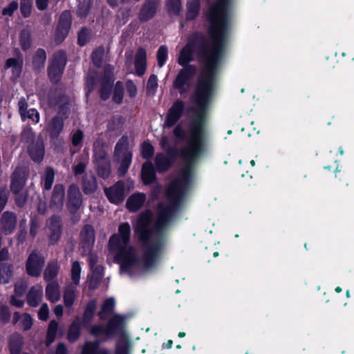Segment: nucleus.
<instances>
[{
    "label": "nucleus",
    "mask_w": 354,
    "mask_h": 354,
    "mask_svg": "<svg viewBox=\"0 0 354 354\" xmlns=\"http://www.w3.org/2000/svg\"><path fill=\"white\" fill-rule=\"evenodd\" d=\"M89 333L95 337L104 336L100 340L106 342L115 337H127V318L124 315L115 313L106 324H95L91 326Z\"/></svg>",
    "instance_id": "obj_5"
},
{
    "label": "nucleus",
    "mask_w": 354,
    "mask_h": 354,
    "mask_svg": "<svg viewBox=\"0 0 354 354\" xmlns=\"http://www.w3.org/2000/svg\"><path fill=\"white\" fill-rule=\"evenodd\" d=\"M48 230V241L49 245L57 244L63 233V223L59 216L54 214L46 221Z\"/></svg>",
    "instance_id": "obj_13"
},
{
    "label": "nucleus",
    "mask_w": 354,
    "mask_h": 354,
    "mask_svg": "<svg viewBox=\"0 0 354 354\" xmlns=\"http://www.w3.org/2000/svg\"><path fill=\"white\" fill-rule=\"evenodd\" d=\"M232 0H216L205 12L209 25L230 27Z\"/></svg>",
    "instance_id": "obj_6"
},
{
    "label": "nucleus",
    "mask_w": 354,
    "mask_h": 354,
    "mask_svg": "<svg viewBox=\"0 0 354 354\" xmlns=\"http://www.w3.org/2000/svg\"><path fill=\"white\" fill-rule=\"evenodd\" d=\"M54 179L55 171L52 167H48L46 169L44 176L42 178L41 181L44 189L47 191L50 190L52 188Z\"/></svg>",
    "instance_id": "obj_46"
},
{
    "label": "nucleus",
    "mask_w": 354,
    "mask_h": 354,
    "mask_svg": "<svg viewBox=\"0 0 354 354\" xmlns=\"http://www.w3.org/2000/svg\"><path fill=\"white\" fill-rule=\"evenodd\" d=\"M128 246H129V243H124L122 237L118 235V234H113L109 238L108 247L111 252L115 254Z\"/></svg>",
    "instance_id": "obj_35"
},
{
    "label": "nucleus",
    "mask_w": 354,
    "mask_h": 354,
    "mask_svg": "<svg viewBox=\"0 0 354 354\" xmlns=\"http://www.w3.org/2000/svg\"><path fill=\"white\" fill-rule=\"evenodd\" d=\"M41 297V288L32 286L27 294V303L31 307H37L40 303Z\"/></svg>",
    "instance_id": "obj_37"
},
{
    "label": "nucleus",
    "mask_w": 354,
    "mask_h": 354,
    "mask_svg": "<svg viewBox=\"0 0 354 354\" xmlns=\"http://www.w3.org/2000/svg\"><path fill=\"white\" fill-rule=\"evenodd\" d=\"M58 329V322L53 319L50 322L45 339V344L46 346H50L55 341Z\"/></svg>",
    "instance_id": "obj_42"
},
{
    "label": "nucleus",
    "mask_w": 354,
    "mask_h": 354,
    "mask_svg": "<svg viewBox=\"0 0 354 354\" xmlns=\"http://www.w3.org/2000/svg\"><path fill=\"white\" fill-rule=\"evenodd\" d=\"M158 65L159 67H162L168 57V48L165 45H162L159 47L156 54Z\"/></svg>",
    "instance_id": "obj_56"
},
{
    "label": "nucleus",
    "mask_w": 354,
    "mask_h": 354,
    "mask_svg": "<svg viewBox=\"0 0 354 354\" xmlns=\"http://www.w3.org/2000/svg\"><path fill=\"white\" fill-rule=\"evenodd\" d=\"M166 8L169 15L179 16L182 10L181 0H167Z\"/></svg>",
    "instance_id": "obj_49"
},
{
    "label": "nucleus",
    "mask_w": 354,
    "mask_h": 354,
    "mask_svg": "<svg viewBox=\"0 0 354 354\" xmlns=\"http://www.w3.org/2000/svg\"><path fill=\"white\" fill-rule=\"evenodd\" d=\"M104 192L110 203L119 205L125 198L124 183L122 180H118L113 185L105 187Z\"/></svg>",
    "instance_id": "obj_17"
},
{
    "label": "nucleus",
    "mask_w": 354,
    "mask_h": 354,
    "mask_svg": "<svg viewBox=\"0 0 354 354\" xmlns=\"http://www.w3.org/2000/svg\"><path fill=\"white\" fill-rule=\"evenodd\" d=\"M132 161V153H124L122 158L120 160V165L118 169V176L120 177L124 176L128 171L129 168Z\"/></svg>",
    "instance_id": "obj_44"
},
{
    "label": "nucleus",
    "mask_w": 354,
    "mask_h": 354,
    "mask_svg": "<svg viewBox=\"0 0 354 354\" xmlns=\"http://www.w3.org/2000/svg\"><path fill=\"white\" fill-rule=\"evenodd\" d=\"M101 341L86 342L82 348V354H110L106 348H100ZM127 346L124 345L115 349V354H127Z\"/></svg>",
    "instance_id": "obj_18"
},
{
    "label": "nucleus",
    "mask_w": 354,
    "mask_h": 354,
    "mask_svg": "<svg viewBox=\"0 0 354 354\" xmlns=\"http://www.w3.org/2000/svg\"><path fill=\"white\" fill-rule=\"evenodd\" d=\"M20 11L21 15L24 18H28L30 16L32 12V1L31 0H21L20 1Z\"/></svg>",
    "instance_id": "obj_59"
},
{
    "label": "nucleus",
    "mask_w": 354,
    "mask_h": 354,
    "mask_svg": "<svg viewBox=\"0 0 354 354\" xmlns=\"http://www.w3.org/2000/svg\"><path fill=\"white\" fill-rule=\"evenodd\" d=\"M93 274L89 283V288L94 289L96 284L98 283L104 276V267L101 265H97L94 267H91Z\"/></svg>",
    "instance_id": "obj_43"
},
{
    "label": "nucleus",
    "mask_w": 354,
    "mask_h": 354,
    "mask_svg": "<svg viewBox=\"0 0 354 354\" xmlns=\"http://www.w3.org/2000/svg\"><path fill=\"white\" fill-rule=\"evenodd\" d=\"M30 158L35 162H41L44 157L45 149L42 139L32 142L28 148Z\"/></svg>",
    "instance_id": "obj_23"
},
{
    "label": "nucleus",
    "mask_w": 354,
    "mask_h": 354,
    "mask_svg": "<svg viewBox=\"0 0 354 354\" xmlns=\"http://www.w3.org/2000/svg\"><path fill=\"white\" fill-rule=\"evenodd\" d=\"M97 308L95 299H90L86 304L82 318L75 317L71 324L67 333V339L70 343H74L80 337L82 328H91Z\"/></svg>",
    "instance_id": "obj_7"
},
{
    "label": "nucleus",
    "mask_w": 354,
    "mask_h": 354,
    "mask_svg": "<svg viewBox=\"0 0 354 354\" xmlns=\"http://www.w3.org/2000/svg\"><path fill=\"white\" fill-rule=\"evenodd\" d=\"M91 30L86 27H82L77 34V44L84 46L91 39Z\"/></svg>",
    "instance_id": "obj_53"
},
{
    "label": "nucleus",
    "mask_w": 354,
    "mask_h": 354,
    "mask_svg": "<svg viewBox=\"0 0 354 354\" xmlns=\"http://www.w3.org/2000/svg\"><path fill=\"white\" fill-rule=\"evenodd\" d=\"M98 83V77L97 73H94L92 75H90L86 78V88H87V93L88 94L93 93L94 90L96 88V86Z\"/></svg>",
    "instance_id": "obj_60"
},
{
    "label": "nucleus",
    "mask_w": 354,
    "mask_h": 354,
    "mask_svg": "<svg viewBox=\"0 0 354 354\" xmlns=\"http://www.w3.org/2000/svg\"><path fill=\"white\" fill-rule=\"evenodd\" d=\"M72 15L68 10H64L59 18L55 28L54 41L57 44L62 43L68 37L72 25Z\"/></svg>",
    "instance_id": "obj_11"
},
{
    "label": "nucleus",
    "mask_w": 354,
    "mask_h": 354,
    "mask_svg": "<svg viewBox=\"0 0 354 354\" xmlns=\"http://www.w3.org/2000/svg\"><path fill=\"white\" fill-rule=\"evenodd\" d=\"M160 6V0H145L139 12L140 22H147L152 19L157 14Z\"/></svg>",
    "instance_id": "obj_19"
},
{
    "label": "nucleus",
    "mask_w": 354,
    "mask_h": 354,
    "mask_svg": "<svg viewBox=\"0 0 354 354\" xmlns=\"http://www.w3.org/2000/svg\"><path fill=\"white\" fill-rule=\"evenodd\" d=\"M115 302L113 297L106 299L102 305L101 310L97 313V317L100 320L105 321L110 315L115 308Z\"/></svg>",
    "instance_id": "obj_34"
},
{
    "label": "nucleus",
    "mask_w": 354,
    "mask_h": 354,
    "mask_svg": "<svg viewBox=\"0 0 354 354\" xmlns=\"http://www.w3.org/2000/svg\"><path fill=\"white\" fill-rule=\"evenodd\" d=\"M230 27L209 25L208 34L211 42L201 31L196 30L189 35L187 42L180 52L178 64L183 68L194 66L193 53L202 66L194 93L190 97L195 106L209 108L213 97L217 75L225 49Z\"/></svg>",
    "instance_id": "obj_1"
},
{
    "label": "nucleus",
    "mask_w": 354,
    "mask_h": 354,
    "mask_svg": "<svg viewBox=\"0 0 354 354\" xmlns=\"http://www.w3.org/2000/svg\"><path fill=\"white\" fill-rule=\"evenodd\" d=\"M65 196V187L62 184H56L54 186L50 201V206L55 209H61L64 205Z\"/></svg>",
    "instance_id": "obj_24"
},
{
    "label": "nucleus",
    "mask_w": 354,
    "mask_h": 354,
    "mask_svg": "<svg viewBox=\"0 0 354 354\" xmlns=\"http://www.w3.org/2000/svg\"><path fill=\"white\" fill-rule=\"evenodd\" d=\"M69 103L70 100L68 96L60 101V102L57 106L58 108L57 115L62 117L64 119H66L68 118L70 111Z\"/></svg>",
    "instance_id": "obj_52"
},
{
    "label": "nucleus",
    "mask_w": 354,
    "mask_h": 354,
    "mask_svg": "<svg viewBox=\"0 0 354 354\" xmlns=\"http://www.w3.org/2000/svg\"><path fill=\"white\" fill-rule=\"evenodd\" d=\"M129 148V138L127 136L123 135L117 142L115 146V155L119 156L121 153L122 156L124 153L130 152Z\"/></svg>",
    "instance_id": "obj_47"
},
{
    "label": "nucleus",
    "mask_w": 354,
    "mask_h": 354,
    "mask_svg": "<svg viewBox=\"0 0 354 354\" xmlns=\"http://www.w3.org/2000/svg\"><path fill=\"white\" fill-rule=\"evenodd\" d=\"M67 61V55L64 50H59L53 54L47 68V75L52 84H57L60 82Z\"/></svg>",
    "instance_id": "obj_8"
},
{
    "label": "nucleus",
    "mask_w": 354,
    "mask_h": 354,
    "mask_svg": "<svg viewBox=\"0 0 354 354\" xmlns=\"http://www.w3.org/2000/svg\"><path fill=\"white\" fill-rule=\"evenodd\" d=\"M45 266V258L40 252L32 251L26 261V271L28 275L38 277Z\"/></svg>",
    "instance_id": "obj_12"
},
{
    "label": "nucleus",
    "mask_w": 354,
    "mask_h": 354,
    "mask_svg": "<svg viewBox=\"0 0 354 354\" xmlns=\"http://www.w3.org/2000/svg\"><path fill=\"white\" fill-rule=\"evenodd\" d=\"M115 78L111 71H108L106 68L103 74L100 85L114 86Z\"/></svg>",
    "instance_id": "obj_63"
},
{
    "label": "nucleus",
    "mask_w": 354,
    "mask_h": 354,
    "mask_svg": "<svg viewBox=\"0 0 354 354\" xmlns=\"http://www.w3.org/2000/svg\"><path fill=\"white\" fill-rule=\"evenodd\" d=\"M67 95L58 89L57 84H53L47 93V102L48 106L53 109Z\"/></svg>",
    "instance_id": "obj_28"
},
{
    "label": "nucleus",
    "mask_w": 354,
    "mask_h": 354,
    "mask_svg": "<svg viewBox=\"0 0 354 354\" xmlns=\"http://www.w3.org/2000/svg\"><path fill=\"white\" fill-rule=\"evenodd\" d=\"M156 220L153 227V213L150 209L141 212L136 221L135 233L141 243L142 268L149 270L155 268L159 261L165 246V235L167 227L172 221L177 210L169 203L157 205Z\"/></svg>",
    "instance_id": "obj_2"
},
{
    "label": "nucleus",
    "mask_w": 354,
    "mask_h": 354,
    "mask_svg": "<svg viewBox=\"0 0 354 354\" xmlns=\"http://www.w3.org/2000/svg\"><path fill=\"white\" fill-rule=\"evenodd\" d=\"M112 101L116 104H121L124 95V84L121 81H117L112 91Z\"/></svg>",
    "instance_id": "obj_41"
},
{
    "label": "nucleus",
    "mask_w": 354,
    "mask_h": 354,
    "mask_svg": "<svg viewBox=\"0 0 354 354\" xmlns=\"http://www.w3.org/2000/svg\"><path fill=\"white\" fill-rule=\"evenodd\" d=\"M11 318L10 308L6 305H0V321L3 324H7Z\"/></svg>",
    "instance_id": "obj_62"
},
{
    "label": "nucleus",
    "mask_w": 354,
    "mask_h": 354,
    "mask_svg": "<svg viewBox=\"0 0 354 354\" xmlns=\"http://www.w3.org/2000/svg\"><path fill=\"white\" fill-rule=\"evenodd\" d=\"M97 175L103 179H106L111 174V161L106 160L95 163Z\"/></svg>",
    "instance_id": "obj_48"
},
{
    "label": "nucleus",
    "mask_w": 354,
    "mask_h": 354,
    "mask_svg": "<svg viewBox=\"0 0 354 354\" xmlns=\"http://www.w3.org/2000/svg\"><path fill=\"white\" fill-rule=\"evenodd\" d=\"M76 295L75 288L72 286H68L63 295L64 303L66 308H71L75 300Z\"/></svg>",
    "instance_id": "obj_50"
},
{
    "label": "nucleus",
    "mask_w": 354,
    "mask_h": 354,
    "mask_svg": "<svg viewBox=\"0 0 354 354\" xmlns=\"http://www.w3.org/2000/svg\"><path fill=\"white\" fill-rule=\"evenodd\" d=\"M118 235L122 237L124 243H130L131 227L128 222L122 223L119 225Z\"/></svg>",
    "instance_id": "obj_54"
},
{
    "label": "nucleus",
    "mask_w": 354,
    "mask_h": 354,
    "mask_svg": "<svg viewBox=\"0 0 354 354\" xmlns=\"http://www.w3.org/2000/svg\"><path fill=\"white\" fill-rule=\"evenodd\" d=\"M59 271V266L57 261H50L44 272V279L48 283L56 281L55 279Z\"/></svg>",
    "instance_id": "obj_36"
},
{
    "label": "nucleus",
    "mask_w": 354,
    "mask_h": 354,
    "mask_svg": "<svg viewBox=\"0 0 354 354\" xmlns=\"http://www.w3.org/2000/svg\"><path fill=\"white\" fill-rule=\"evenodd\" d=\"M186 6V21H191L195 20L198 17L201 9L200 0H189L187 1Z\"/></svg>",
    "instance_id": "obj_33"
},
{
    "label": "nucleus",
    "mask_w": 354,
    "mask_h": 354,
    "mask_svg": "<svg viewBox=\"0 0 354 354\" xmlns=\"http://www.w3.org/2000/svg\"><path fill=\"white\" fill-rule=\"evenodd\" d=\"M115 261L120 264V269L124 272H130L131 269L139 263L142 265L141 257H138L134 248L131 245L116 252Z\"/></svg>",
    "instance_id": "obj_9"
},
{
    "label": "nucleus",
    "mask_w": 354,
    "mask_h": 354,
    "mask_svg": "<svg viewBox=\"0 0 354 354\" xmlns=\"http://www.w3.org/2000/svg\"><path fill=\"white\" fill-rule=\"evenodd\" d=\"M145 201L146 195L144 193H133L127 198L126 207L130 212H136L143 207Z\"/></svg>",
    "instance_id": "obj_26"
},
{
    "label": "nucleus",
    "mask_w": 354,
    "mask_h": 354,
    "mask_svg": "<svg viewBox=\"0 0 354 354\" xmlns=\"http://www.w3.org/2000/svg\"><path fill=\"white\" fill-rule=\"evenodd\" d=\"M12 276V265L8 263H0V284L9 283Z\"/></svg>",
    "instance_id": "obj_39"
},
{
    "label": "nucleus",
    "mask_w": 354,
    "mask_h": 354,
    "mask_svg": "<svg viewBox=\"0 0 354 354\" xmlns=\"http://www.w3.org/2000/svg\"><path fill=\"white\" fill-rule=\"evenodd\" d=\"M46 297L52 303L57 302L59 299L60 294L57 281L48 283L46 287Z\"/></svg>",
    "instance_id": "obj_38"
},
{
    "label": "nucleus",
    "mask_w": 354,
    "mask_h": 354,
    "mask_svg": "<svg viewBox=\"0 0 354 354\" xmlns=\"http://www.w3.org/2000/svg\"><path fill=\"white\" fill-rule=\"evenodd\" d=\"M196 66H187L181 68L173 82V87L178 90L180 95L187 93L190 86V81L196 75Z\"/></svg>",
    "instance_id": "obj_10"
},
{
    "label": "nucleus",
    "mask_w": 354,
    "mask_h": 354,
    "mask_svg": "<svg viewBox=\"0 0 354 354\" xmlns=\"http://www.w3.org/2000/svg\"><path fill=\"white\" fill-rule=\"evenodd\" d=\"M113 86L100 85L99 89V96L101 100L106 101L112 93Z\"/></svg>",
    "instance_id": "obj_64"
},
{
    "label": "nucleus",
    "mask_w": 354,
    "mask_h": 354,
    "mask_svg": "<svg viewBox=\"0 0 354 354\" xmlns=\"http://www.w3.org/2000/svg\"><path fill=\"white\" fill-rule=\"evenodd\" d=\"M46 57V52L44 48L37 49L32 59V68L35 71L40 72L44 68Z\"/></svg>",
    "instance_id": "obj_31"
},
{
    "label": "nucleus",
    "mask_w": 354,
    "mask_h": 354,
    "mask_svg": "<svg viewBox=\"0 0 354 354\" xmlns=\"http://www.w3.org/2000/svg\"><path fill=\"white\" fill-rule=\"evenodd\" d=\"M209 108L203 109L195 107L194 116L191 122L189 134L187 137V131L178 124L173 130V136L178 142H185L186 145L180 148L169 146L165 149L166 156L172 164L179 157L183 162L194 156H202L206 151L207 140L205 133V119Z\"/></svg>",
    "instance_id": "obj_3"
},
{
    "label": "nucleus",
    "mask_w": 354,
    "mask_h": 354,
    "mask_svg": "<svg viewBox=\"0 0 354 354\" xmlns=\"http://www.w3.org/2000/svg\"><path fill=\"white\" fill-rule=\"evenodd\" d=\"M15 195V204L18 207H23L28 199V192L25 191H19L17 194H13Z\"/></svg>",
    "instance_id": "obj_61"
},
{
    "label": "nucleus",
    "mask_w": 354,
    "mask_h": 354,
    "mask_svg": "<svg viewBox=\"0 0 354 354\" xmlns=\"http://www.w3.org/2000/svg\"><path fill=\"white\" fill-rule=\"evenodd\" d=\"M81 266L78 261H74L71 267V279L75 285H78L80 280Z\"/></svg>",
    "instance_id": "obj_58"
},
{
    "label": "nucleus",
    "mask_w": 354,
    "mask_h": 354,
    "mask_svg": "<svg viewBox=\"0 0 354 354\" xmlns=\"http://www.w3.org/2000/svg\"><path fill=\"white\" fill-rule=\"evenodd\" d=\"M95 241V232L93 225H84L80 232V241L84 250H91Z\"/></svg>",
    "instance_id": "obj_20"
},
{
    "label": "nucleus",
    "mask_w": 354,
    "mask_h": 354,
    "mask_svg": "<svg viewBox=\"0 0 354 354\" xmlns=\"http://www.w3.org/2000/svg\"><path fill=\"white\" fill-rule=\"evenodd\" d=\"M19 44L24 51H26L30 48L32 40L29 32L21 31L19 37Z\"/></svg>",
    "instance_id": "obj_57"
},
{
    "label": "nucleus",
    "mask_w": 354,
    "mask_h": 354,
    "mask_svg": "<svg viewBox=\"0 0 354 354\" xmlns=\"http://www.w3.org/2000/svg\"><path fill=\"white\" fill-rule=\"evenodd\" d=\"M97 189V182L93 174H85L82 178V190L86 195L93 194Z\"/></svg>",
    "instance_id": "obj_30"
},
{
    "label": "nucleus",
    "mask_w": 354,
    "mask_h": 354,
    "mask_svg": "<svg viewBox=\"0 0 354 354\" xmlns=\"http://www.w3.org/2000/svg\"><path fill=\"white\" fill-rule=\"evenodd\" d=\"M104 54V47L100 46L95 48L91 54V60L95 66L100 68L103 63V57Z\"/></svg>",
    "instance_id": "obj_51"
},
{
    "label": "nucleus",
    "mask_w": 354,
    "mask_h": 354,
    "mask_svg": "<svg viewBox=\"0 0 354 354\" xmlns=\"http://www.w3.org/2000/svg\"><path fill=\"white\" fill-rule=\"evenodd\" d=\"M141 178L144 185H150L156 181V174L151 162L148 161L142 164Z\"/></svg>",
    "instance_id": "obj_29"
},
{
    "label": "nucleus",
    "mask_w": 354,
    "mask_h": 354,
    "mask_svg": "<svg viewBox=\"0 0 354 354\" xmlns=\"http://www.w3.org/2000/svg\"><path fill=\"white\" fill-rule=\"evenodd\" d=\"M201 156H194L185 161L180 178L170 183L166 190V196L169 203L178 211L183 201L187 185L191 182L193 171L198 160Z\"/></svg>",
    "instance_id": "obj_4"
},
{
    "label": "nucleus",
    "mask_w": 354,
    "mask_h": 354,
    "mask_svg": "<svg viewBox=\"0 0 354 354\" xmlns=\"http://www.w3.org/2000/svg\"><path fill=\"white\" fill-rule=\"evenodd\" d=\"M82 205V195L80 188L77 184L72 183L67 190V209L70 214H75L80 209Z\"/></svg>",
    "instance_id": "obj_15"
},
{
    "label": "nucleus",
    "mask_w": 354,
    "mask_h": 354,
    "mask_svg": "<svg viewBox=\"0 0 354 354\" xmlns=\"http://www.w3.org/2000/svg\"><path fill=\"white\" fill-rule=\"evenodd\" d=\"M29 176V170L24 166H17L11 176L10 190L12 194L22 191Z\"/></svg>",
    "instance_id": "obj_14"
},
{
    "label": "nucleus",
    "mask_w": 354,
    "mask_h": 354,
    "mask_svg": "<svg viewBox=\"0 0 354 354\" xmlns=\"http://www.w3.org/2000/svg\"><path fill=\"white\" fill-rule=\"evenodd\" d=\"M92 7L91 0H82L77 4L76 10L77 17L80 19H85L88 15Z\"/></svg>",
    "instance_id": "obj_45"
},
{
    "label": "nucleus",
    "mask_w": 354,
    "mask_h": 354,
    "mask_svg": "<svg viewBox=\"0 0 354 354\" xmlns=\"http://www.w3.org/2000/svg\"><path fill=\"white\" fill-rule=\"evenodd\" d=\"M155 165L159 172L167 171L172 165L171 161L162 153H157L155 158Z\"/></svg>",
    "instance_id": "obj_40"
},
{
    "label": "nucleus",
    "mask_w": 354,
    "mask_h": 354,
    "mask_svg": "<svg viewBox=\"0 0 354 354\" xmlns=\"http://www.w3.org/2000/svg\"><path fill=\"white\" fill-rule=\"evenodd\" d=\"M17 223V217L15 212L6 211L1 214L0 225L4 234H11L15 231Z\"/></svg>",
    "instance_id": "obj_21"
},
{
    "label": "nucleus",
    "mask_w": 354,
    "mask_h": 354,
    "mask_svg": "<svg viewBox=\"0 0 354 354\" xmlns=\"http://www.w3.org/2000/svg\"><path fill=\"white\" fill-rule=\"evenodd\" d=\"M24 346V339L21 334L14 333L8 339V347L10 354H20Z\"/></svg>",
    "instance_id": "obj_32"
},
{
    "label": "nucleus",
    "mask_w": 354,
    "mask_h": 354,
    "mask_svg": "<svg viewBox=\"0 0 354 354\" xmlns=\"http://www.w3.org/2000/svg\"><path fill=\"white\" fill-rule=\"evenodd\" d=\"M141 155L145 160H150L153 158L154 147L149 141H144L141 145Z\"/></svg>",
    "instance_id": "obj_55"
},
{
    "label": "nucleus",
    "mask_w": 354,
    "mask_h": 354,
    "mask_svg": "<svg viewBox=\"0 0 354 354\" xmlns=\"http://www.w3.org/2000/svg\"><path fill=\"white\" fill-rule=\"evenodd\" d=\"M64 125V119L59 116L55 115L51 118L46 129L51 139H57L62 131Z\"/></svg>",
    "instance_id": "obj_27"
},
{
    "label": "nucleus",
    "mask_w": 354,
    "mask_h": 354,
    "mask_svg": "<svg viewBox=\"0 0 354 354\" xmlns=\"http://www.w3.org/2000/svg\"><path fill=\"white\" fill-rule=\"evenodd\" d=\"M28 102L24 97H21L18 102L19 113L22 121L30 119L35 124L40 120V115L38 111L35 109H28Z\"/></svg>",
    "instance_id": "obj_22"
},
{
    "label": "nucleus",
    "mask_w": 354,
    "mask_h": 354,
    "mask_svg": "<svg viewBox=\"0 0 354 354\" xmlns=\"http://www.w3.org/2000/svg\"><path fill=\"white\" fill-rule=\"evenodd\" d=\"M17 57H11L6 59L4 68H12V75L15 79H18L21 74L24 66V60L21 53L17 50Z\"/></svg>",
    "instance_id": "obj_25"
},
{
    "label": "nucleus",
    "mask_w": 354,
    "mask_h": 354,
    "mask_svg": "<svg viewBox=\"0 0 354 354\" xmlns=\"http://www.w3.org/2000/svg\"><path fill=\"white\" fill-rule=\"evenodd\" d=\"M185 110V103L181 100H176L168 109L165 118L164 126L171 128L176 124L183 116Z\"/></svg>",
    "instance_id": "obj_16"
}]
</instances>
